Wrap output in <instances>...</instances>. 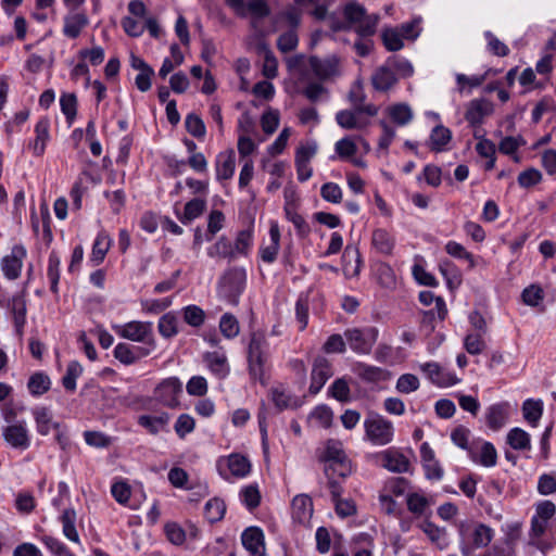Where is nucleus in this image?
<instances>
[{
	"instance_id": "1",
	"label": "nucleus",
	"mask_w": 556,
	"mask_h": 556,
	"mask_svg": "<svg viewBox=\"0 0 556 556\" xmlns=\"http://www.w3.org/2000/svg\"><path fill=\"white\" fill-rule=\"evenodd\" d=\"M343 17L348 29H354L362 38L370 37L376 33L380 18L378 14H367L365 7L357 1H350L344 5Z\"/></svg>"
},
{
	"instance_id": "2",
	"label": "nucleus",
	"mask_w": 556,
	"mask_h": 556,
	"mask_svg": "<svg viewBox=\"0 0 556 556\" xmlns=\"http://www.w3.org/2000/svg\"><path fill=\"white\" fill-rule=\"evenodd\" d=\"M365 438L374 445H387L393 440V424L378 414H369L364 420Z\"/></svg>"
},
{
	"instance_id": "3",
	"label": "nucleus",
	"mask_w": 556,
	"mask_h": 556,
	"mask_svg": "<svg viewBox=\"0 0 556 556\" xmlns=\"http://www.w3.org/2000/svg\"><path fill=\"white\" fill-rule=\"evenodd\" d=\"M247 280L245 270L242 268H231L227 270L219 279L218 294L230 304H238L239 298L244 289Z\"/></svg>"
},
{
	"instance_id": "4",
	"label": "nucleus",
	"mask_w": 556,
	"mask_h": 556,
	"mask_svg": "<svg viewBox=\"0 0 556 556\" xmlns=\"http://www.w3.org/2000/svg\"><path fill=\"white\" fill-rule=\"evenodd\" d=\"M268 357V342L263 333L253 332L248 349L249 370L254 379H261Z\"/></svg>"
},
{
	"instance_id": "5",
	"label": "nucleus",
	"mask_w": 556,
	"mask_h": 556,
	"mask_svg": "<svg viewBox=\"0 0 556 556\" xmlns=\"http://www.w3.org/2000/svg\"><path fill=\"white\" fill-rule=\"evenodd\" d=\"M459 531L464 541L468 539L471 542V545L464 544L462 546L464 556H471L473 548L485 547L493 539V530L484 523H478L472 529L463 525Z\"/></svg>"
},
{
	"instance_id": "6",
	"label": "nucleus",
	"mask_w": 556,
	"mask_h": 556,
	"mask_svg": "<svg viewBox=\"0 0 556 556\" xmlns=\"http://www.w3.org/2000/svg\"><path fill=\"white\" fill-rule=\"evenodd\" d=\"M350 348L358 354H369L378 339V329L375 327L352 328L344 332Z\"/></svg>"
},
{
	"instance_id": "7",
	"label": "nucleus",
	"mask_w": 556,
	"mask_h": 556,
	"mask_svg": "<svg viewBox=\"0 0 556 556\" xmlns=\"http://www.w3.org/2000/svg\"><path fill=\"white\" fill-rule=\"evenodd\" d=\"M182 393V384L176 377H169L154 389V399L164 406L174 408L179 405L178 396Z\"/></svg>"
},
{
	"instance_id": "8",
	"label": "nucleus",
	"mask_w": 556,
	"mask_h": 556,
	"mask_svg": "<svg viewBox=\"0 0 556 556\" xmlns=\"http://www.w3.org/2000/svg\"><path fill=\"white\" fill-rule=\"evenodd\" d=\"M116 331L122 338L154 345L151 323L134 320L116 327Z\"/></svg>"
},
{
	"instance_id": "9",
	"label": "nucleus",
	"mask_w": 556,
	"mask_h": 556,
	"mask_svg": "<svg viewBox=\"0 0 556 556\" xmlns=\"http://www.w3.org/2000/svg\"><path fill=\"white\" fill-rule=\"evenodd\" d=\"M25 256L26 250L22 245H15L12 248L11 253L2 258V271L8 279L14 280L18 278Z\"/></svg>"
},
{
	"instance_id": "10",
	"label": "nucleus",
	"mask_w": 556,
	"mask_h": 556,
	"mask_svg": "<svg viewBox=\"0 0 556 556\" xmlns=\"http://www.w3.org/2000/svg\"><path fill=\"white\" fill-rule=\"evenodd\" d=\"M309 66L316 77L323 80L329 79L339 74V59L336 55H329L324 59L311 56Z\"/></svg>"
},
{
	"instance_id": "11",
	"label": "nucleus",
	"mask_w": 556,
	"mask_h": 556,
	"mask_svg": "<svg viewBox=\"0 0 556 556\" xmlns=\"http://www.w3.org/2000/svg\"><path fill=\"white\" fill-rule=\"evenodd\" d=\"M381 466L389 471L403 473L409 471L408 458L395 448H389L379 454Z\"/></svg>"
},
{
	"instance_id": "12",
	"label": "nucleus",
	"mask_w": 556,
	"mask_h": 556,
	"mask_svg": "<svg viewBox=\"0 0 556 556\" xmlns=\"http://www.w3.org/2000/svg\"><path fill=\"white\" fill-rule=\"evenodd\" d=\"M241 542L252 556H266L264 533L260 528H247L241 534Z\"/></svg>"
},
{
	"instance_id": "13",
	"label": "nucleus",
	"mask_w": 556,
	"mask_h": 556,
	"mask_svg": "<svg viewBox=\"0 0 556 556\" xmlns=\"http://www.w3.org/2000/svg\"><path fill=\"white\" fill-rule=\"evenodd\" d=\"M332 376L330 363L325 357H317L312 369L309 392L317 394L326 381Z\"/></svg>"
},
{
	"instance_id": "14",
	"label": "nucleus",
	"mask_w": 556,
	"mask_h": 556,
	"mask_svg": "<svg viewBox=\"0 0 556 556\" xmlns=\"http://www.w3.org/2000/svg\"><path fill=\"white\" fill-rule=\"evenodd\" d=\"M3 437L15 448L26 450L29 446L28 432L23 424L8 426L3 430Z\"/></svg>"
},
{
	"instance_id": "15",
	"label": "nucleus",
	"mask_w": 556,
	"mask_h": 556,
	"mask_svg": "<svg viewBox=\"0 0 556 556\" xmlns=\"http://www.w3.org/2000/svg\"><path fill=\"white\" fill-rule=\"evenodd\" d=\"M508 419V404L498 403L491 405L485 413L486 425L490 429L497 431L504 427Z\"/></svg>"
},
{
	"instance_id": "16",
	"label": "nucleus",
	"mask_w": 556,
	"mask_h": 556,
	"mask_svg": "<svg viewBox=\"0 0 556 556\" xmlns=\"http://www.w3.org/2000/svg\"><path fill=\"white\" fill-rule=\"evenodd\" d=\"M236 168V155L233 150L220 152L216 160V176L218 180L230 179Z\"/></svg>"
},
{
	"instance_id": "17",
	"label": "nucleus",
	"mask_w": 556,
	"mask_h": 556,
	"mask_svg": "<svg viewBox=\"0 0 556 556\" xmlns=\"http://www.w3.org/2000/svg\"><path fill=\"white\" fill-rule=\"evenodd\" d=\"M149 354L148 349L132 348L127 343H118L114 348V357L124 365H131L136 363L141 356Z\"/></svg>"
},
{
	"instance_id": "18",
	"label": "nucleus",
	"mask_w": 556,
	"mask_h": 556,
	"mask_svg": "<svg viewBox=\"0 0 556 556\" xmlns=\"http://www.w3.org/2000/svg\"><path fill=\"white\" fill-rule=\"evenodd\" d=\"M292 515L299 522H306L313 515V502L306 494H299L292 500Z\"/></svg>"
},
{
	"instance_id": "19",
	"label": "nucleus",
	"mask_w": 556,
	"mask_h": 556,
	"mask_svg": "<svg viewBox=\"0 0 556 556\" xmlns=\"http://www.w3.org/2000/svg\"><path fill=\"white\" fill-rule=\"evenodd\" d=\"M210 370L215 374L218 378H224L229 372L227 357L223 352H207L203 356Z\"/></svg>"
},
{
	"instance_id": "20",
	"label": "nucleus",
	"mask_w": 556,
	"mask_h": 556,
	"mask_svg": "<svg viewBox=\"0 0 556 556\" xmlns=\"http://www.w3.org/2000/svg\"><path fill=\"white\" fill-rule=\"evenodd\" d=\"M371 83L376 90L387 91L396 83V77L390 65L387 63L375 72L371 77Z\"/></svg>"
},
{
	"instance_id": "21",
	"label": "nucleus",
	"mask_w": 556,
	"mask_h": 556,
	"mask_svg": "<svg viewBox=\"0 0 556 556\" xmlns=\"http://www.w3.org/2000/svg\"><path fill=\"white\" fill-rule=\"evenodd\" d=\"M491 112V104L485 100H472L465 114L466 121L471 125H479L483 117Z\"/></svg>"
},
{
	"instance_id": "22",
	"label": "nucleus",
	"mask_w": 556,
	"mask_h": 556,
	"mask_svg": "<svg viewBox=\"0 0 556 556\" xmlns=\"http://www.w3.org/2000/svg\"><path fill=\"white\" fill-rule=\"evenodd\" d=\"M338 125L344 129H363L369 125V121H361L356 110H342L336 114Z\"/></svg>"
},
{
	"instance_id": "23",
	"label": "nucleus",
	"mask_w": 556,
	"mask_h": 556,
	"mask_svg": "<svg viewBox=\"0 0 556 556\" xmlns=\"http://www.w3.org/2000/svg\"><path fill=\"white\" fill-rule=\"evenodd\" d=\"M270 242L261 249V257L266 263H273L279 251L280 231L276 223L269 228Z\"/></svg>"
},
{
	"instance_id": "24",
	"label": "nucleus",
	"mask_w": 556,
	"mask_h": 556,
	"mask_svg": "<svg viewBox=\"0 0 556 556\" xmlns=\"http://www.w3.org/2000/svg\"><path fill=\"white\" fill-rule=\"evenodd\" d=\"M112 244V239L110 236L101 231L98 233L93 245H92V252L90 256V261L93 263L94 266H98L101 264Z\"/></svg>"
},
{
	"instance_id": "25",
	"label": "nucleus",
	"mask_w": 556,
	"mask_h": 556,
	"mask_svg": "<svg viewBox=\"0 0 556 556\" xmlns=\"http://www.w3.org/2000/svg\"><path fill=\"white\" fill-rule=\"evenodd\" d=\"M85 180H90L91 182H96L94 177L92 174L88 170H83L80 175L78 176L76 182L74 184L72 190H71V198L73 200V206L76 210L81 208V199L83 195L87 192L88 187L85 185Z\"/></svg>"
},
{
	"instance_id": "26",
	"label": "nucleus",
	"mask_w": 556,
	"mask_h": 556,
	"mask_svg": "<svg viewBox=\"0 0 556 556\" xmlns=\"http://www.w3.org/2000/svg\"><path fill=\"white\" fill-rule=\"evenodd\" d=\"M88 24V17L83 13H75L72 15H67L64 18V28L63 33L68 38H77Z\"/></svg>"
},
{
	"instance_id": "27",
	"label": "nucleus",
	"mask_w": 556,
	"mask_h": 556,
	"mask_svg": "<svg viewBox=\"0 0 556 556\" xmlns=\"http://www.w3.org/2000/svg\"><path fill=\"white\" fill-rule=\"evenodd\" d=\"M206 208V201L204 199L194 198L186 203L184 214L178 216L179 220L187 225L193 219L201 216Z\"/></svg>"
},
{
	"instance_id": "28",
	"label": "nucleus",
	"mask_w": 556,
	"mask_h": 556,
	"mask_svg": "<svg viewBox=\"0 0 556 556\" xmlns=\"http://www.w3.org/2000/svg\"><path fill=\"white\" fill-rule=\"evenodd\" d=\"M36 138L34 143L30 144L35 155L40 156L46 150V143L49 139V122L48 119H40L35 127Z\"/></svg>"
},
{
	"instance_id": "29",
	"label": "nucleus",
	"mask_w": 556,
	"mask_h": 556,
	"mask_svg": "<svg viewBox=\"0 0 556 556\" xmlns=\"http://www.w3.org/2000/svg\"><path fill=\"white\" fill-rule=\"evenodd\" d=\"M355 374L367 382H378L387 378V371L380 367L358 363L354 368Z\"/></svg>"
},
{
	"instance_id": "30",
	"label": "nucleus",
	"mask_w": 556,
	"mask_h": 556,
	"mask_svg": "<svg viewBox=\"0 0 556 556\" xmlns=\"http://www.w3.org/2000/svg\"><path fill=\"white\" fill-rule=\"evenodd\" d=\"M451 139L452 131L442 125H438L432 129L430 135V149L434 152H441Z\"/></svg>"
},
{
	"instance_id": "31",
	"label": "nucleus",
	"mask_w": 556,
	"mask_h": 556,
	"mask_svg": "<svg viewBox=\"0 0 556 556\" xmlns=\"http://www.w3.org/2000/svg\"><path fill=\"white\" fill-rule=\"evenodd\" d=\"M33 416L36 421L37 431L41 435H48L50 430L53 429L52 414L47 407H36L33 409Z\"/></svg>"
},
{
	"instance_id": "32",
	"label": "nucleus",
	"mask_w": 556,
	"mask_h": 556,
	"mask_svg": "<svg viewBox=\"0 0 556 556\" xmlns=\"http://www.w3.org/2000/svg\"><path fill=\"white\" fill-rule=\"evenodd\" d=\"M372 245L375 249L382 253L390 255L394 248L393 237L384 229H376L371 237Z\"/></svg>"
},
{
	"instance_id": "33",
	"label": "nucleus",
	"mask_w": 556,
	"mask_h": 556,
	"mask_svg": "<svg viewBox=\"0 0 556 556\" xmlns=\"http://www.w3.org/2000/svg\"><path fill=\"white\" fill-rule=\"evenodd\" d=\"M523 418L535 427L543 414V403L540 400L528 399L522 404Z\"/></svg>"
},
{
	"instance_id": "34",
	"label": "nucleus",
	"mask_w": 556,
	"mask_h": 556,
	"mask_svg": "<svg viewBox=\"0 0 556 556\" xmlns=\"http://www.w3.org/2000/svg\"><path fill=\"white\" fill-rule=\"evenodd\" d=\"M507 443L511 448L526 451L531 448L530 435L521 428H513L507 433Z\"/></svg>"
},
{
	"instance_id": "35",
	"label": "nucleus",
	"mask_w": 556,
	"mask_h": 556,
	"mask_svg": "<svg viewBox=\"0 0 556 556\" xmlns=\"http://www.w3.org/2000/svg\"><path fill=\"white\" fill-rule=\"evenodd\" d=\"M207 254L213 258H235L232 243L225 237H220L212 247H210Z\"/></svg>"
},
{
	"instance_id": "36",
	"label": "nucleus",
	"mask_w": 556,
	"mask_h": 556,
	"mask_svg": "<svg viewBox=\"0 0 556 556\" xmlns=\"http://www.w3.org/2000/svg\"><path fill=\"white\" fill-rule=\"evenodd\" d=\"M420 456L426 469L428 471H432V473L429 476L435 479H440L443 475V471L434 460V452L427 442L422 443L420 446Z\"/></svg>"
},
{
	"instance_id": "37",
	"label": "nucleus",
	"mask_w": 556,
	"mask_h": 556,
	"mask_svg": "<svg viewBox=\"0 0 556 556\" xmlns=\"http://www.w3.org/2000/svg\"><path fill=\"white\" fill-rule=\"evenodd\" d=\"M64 535L72 542L79 543V535L77 533L75 522L76 513L74 509H65L61 516Z\"/></svg>"
},
{
	"instance_id": "38",
	"label": "nucleus",
	"mask_w": 556,
	"mask_h": 556,
	"mask_svg": "<svg viewBox=\"0 0 556 556\" xmlns=\"http://www.w3.org/2000/svg\"><path fill=\"white\" fill-rule=\"evenodd\" d=\"M226 511V505L220 498L210 500L204 507V515L208 522L214 523L223 519Z\"/></svg>"
},
{
	"instance_id": "39",
	"label": "nucleus",
	"mask_w": 556,
	"mask_h": 556,
	"mask_svg": "<svg viewBox=\"0 0 556 556\" xmlns=\"http://www.w3.org/2000/svg\"><path fill=\"white\" fill-rule=\"evenodd\" d=\"M228 468L232 476L242 478L250 472L251 464L247 457L239 454H232L228 459Z\"/></svg>"
},
{
	"instance_id": "40",
	"label": "nucleus",
	"mask_w": 556,
	"mask_h": 556,
	"mask_svg": "<svg viewBox=\"0 0 556 556\" xmlns=\"http://www.w3.org/2000/svg\"><path fill=\"white\" fill-rule=\"evenodd\" d=\"M50 378L46 374L36 372L30 376L27 388L33 395L39 396L50 389Z\"/></svg>"
},
{
	"instance_id": "41",
	"label": "nucleus",
	"mask_w": 556,
	"mask_h": 556,
	"mask_svg": "<svg viewBox=\"0 0 556 556\" xmlns=\"http://www.w3.org/2000/svg\"><path fill=\"white\" fill-rule=\"evenodd\" d=\"M260 49L264 51L263 75L268 79H274L278 75V61L267 45L263 43Z\"/></svg>"
},
{
	"instance_id": "42",
	"label": "nucleus",
	"mask_w": 556,
	"mask_h": 556,
	"mask_svg": "<svg viewBox=\"0 0 556 556\" xmlns=\"http://www.w3.org/2000/svg\"><path fill=\"white\" fill-rule=\"evenodd\" d=\"M440 271L446 280L450 289L458 288L462 283V276L456 266L450 261L440 264Z\"/></svg>"
},
{
	"instance_id": "43",
	"label": "nucleus",
	"mask_w": 556,
	"mask_h": 556,
	"mask_svg": "<svg viewBox=\"0 0 556 556\" xmlns=\"http://www.w3.org/2000/svg\"><path fill=\"white\" fill-rule=\"evenodd\" d=\"M168 421V414H162L160 416H141L139 418V425L147 428L153 434L160 432Z\"/></svg>"
},
{
	"instance_id": "44",
	"label": "nucleus",
	"mask_w": 556,
	"mask_h": 556,
	"mask_svg": "<svg viewBox=\"0 0 556 556\" xmlns=\"http://www.w3.org/2000/svg\"><path fill=\"white\" fill-rule=\"evenodd\" d=\"M352 472L351 463L348 457L340 459L336 463H330L325 466V475L327 477H339L341 479L346 478Z\"/></svg>"
},
{
	"instance_id": "45",
	"label": "nucleus",
	"mask_w": 556,
	"mask_h": 556,
	"mask_svg": "<svg viewBox=\"0 0 556 556\" xmlns=\"http://www.w3.org/2000/svg\"><path fill=\"white\" fill-rule=\"evenodd\" d=\"M178 320L174 313L169 312L164 314L159 320V331L164 338H172L177 334Z\"/></svg>"
},
{
	"instance_id": "46",
	"label": "nucleus",
	"mask_w": 556,
	"mask_h": 556,
	"mask_svg": "<svg viewBox=\"0 0 556 556\" xmlns=\"http://www.w3.org/2000/svg\"><path fill=\"white\" fill-rule=\"evenodd\" d=\"M83 374V366L77 361L68 363L66 374L62 378L63 387L68 391L76 390V379Z\"/></svg>"
},
{
	"instance_id": "47",
	"label": "nucleus",
	"mask_w": 556,
	"mask_h": 556,
	"mask_svg": "<svg viewBox=\"0 0 556 556\" xmlns=\"http://www.w3.org/2000/svg\"><path fill=\"white\" fill-rule=\"evenodd\" d=\"M219 330L227 339L237 337L240 330L237 318L230 313L224 314L219 320Z\"/></svg>"
},
{
	"instance_id": "48",
	"label": "nucleus",
	"mask_w": 556,
	"mask_h": 556,
	"mask_svg": "<svg viewBox=\"0 0 556 556\" xmlns=\"http://www.w3.org/2000/svg\"><path fill=\"white\" fill-rule=\"evenodd\" d=\"M390 117L397 125L404 126L413 119V111L407 104H396L389 110Z\"/></svg>"
},
{
	"instance_id": "49",
	"label": "nucleus",
	"mask_w": 556,
	"mask_h": 556,
	"mask_svg": "<svg viewBox=\"0 0 556 556\" xmlns=\"http://www.w3.org/2000/svg\"><path fill=\"white\" fill-rule=\"evenodd\" d=\"M382 41L389 51L401 50L404 46L403 37L396 28H387L382 31Z\"/></svg>"
},
{
	"instance_id": "50",
	"label": "nucleus",
	"mask_w": 556,
	"mask_h": 556,
	"mask_svg": "<svg viewBox=\"0 0 556 556\" xmlns=\"http://www.w3.org/2000/svg\"><path fill=\"white\" fill-rule=\"evenodd\" d=\"M61 110L66 121L72 124L77 114V98L74 93H64L60 99Z\"/></svg>"
},
{
	"instance_id": "51",
	"label": "nucleus",
	"mask_w": 556,
	"mask_h": 556,
	"mask_svg": "<svg viewBox=\"0 0 556 556\" xmlns=\"http://www.w3.org/2000/svg\"><path fill=\"white\" fill-rule=\"evenodd\" d=\"M184 320L192 326L200 327L203 325L205 319L204 311L198 305H188L182 309Z\"/></svg>"
},
{
	"instance_id": "52",
	"label": "nucleus",
	"mask_w": 556,
	"mask_h": 556,
	"mask_svg": "<svg viewBox=\"0 0 556 556\" xmlns=\"http://www.w3.org/2000/svg\"><path fill=\"white\" fill-rule=\"evenodd\" d=\"M186 129L187 131L195 137V138H202L205 136V125L200 116H198L194 113H190L187 115L185 121Z\"/></svg>"
},
{
	"instance_id": "53",
	"label": "nucleus",
	"mask_w": 556,
	"mask_h": 556,
	"mask_svg": "<svg viewBox=\"0 0 556 556\" xmlns=\"http://www.w3.org/2000/svg\"><path fill=\"white\" fill-rule=\"evenodd\" d=\"M346 455L342 448V444L334 440H329L326 445L324 460L326 465L330 463H336L340 459L345 458Z\"/></svg>"
},
{
	"instance_id": "54",
	"label": "nucleus",
	"mask_w": 556,
	"mask_h": 556,
	"mask_svg": "<svg viewBox=\"0 0 556 556\" xmlns=\"http://www.w3.org/2000/svg\"><path fill=\"white\" fill-rule=\"evenodd\" d=\"M377 277L379 283L387 289H392L396 285L395 273L391 266L386 263L379 264L377 268Z\"/></svg>"
},
{
	"instance_id": "55",
	"label": "nucleus",
	"mask_w": 556,
	"mask_h": 556,
	"mask_svg": "<svg viewBox=\"0 0 556 556\" xmlns=\"http://www.w3.org/2000/svg\"><path fill=\"white\" fill-rule=\"evenodd\" d=\"M483 333H469L466 336L464 346L466 351L471 355H478L485 349V342L482 338Z\"/></svg>"
},
{
	"instance_id": "56",
	"label": "nucleus",
	"mask_w": 556,
	"mask_h": 556,
	"mask_svg": "<svg viewBox=\"0 0 556 556\" xmlns=\"http://www.w3.org/2000/svg\"><path fill=\"white\" fill-rule=\"evenodd\" d=\"M420 23L421 18L416 17L409 22L401 24L395 28L399 29L403 39L415 40L421 31Z\"/></svg>"
},
{
	"instance_id": "57",
	"label": "nucleus",
	"mask_w": 556,
	"mask_h": 556,
	"mask_svg": "<svg viewBox=\"0 0 556 556\" xmlns=\"http://www.w3.org/2000/svg\"><path fill=\"white\" fill-rule=\"evenodd\" d=\"M334 150L339 157L349 159L357 152V146L354 139L344 137L336 142Z\"/></svg>"
},
{
	"instance_id": "58",
	"label": "nucleus",
	"mask_w": 556,
	"mask_h": 556,
	"mask_svg": "<svg viewBox=\"0 0 556 556\" xmlns=\"http://www.w3.org/2000/svg\"><path fill=\"white\" fill-rule=\"evenodd\" d=\"M332 417V410L326 405H319L311 413V419L324 428L330 427Z\"/></svg>"
},
{
	"instance_id": "59",
	"label": "nucleus",
	"mask_w": 556,
	"mask_h": 556,
	"mask_svg": "<svg viewBox=\"0 0 556 556\" xmlns=\"http://www.w3.org/2000/svg\"><path fill=\"white\" fill-rule=\"evenodd\" d=\"M321 198L331 203H340L342 200V190L334 182H326L320 188Z\"/></svg>"
},
{
	"instance_id": "60",
	"label": "nucleus",
	"mask_w": 556,
	"mask_h": 556,
	"mask_svg": "<svg viewBox=\"0 0 556 556\" xmlns=\"http://www.w3.org/2000/svg\"><path fill=\"white\" fill-rule=\"evenodd\" d=\"M525 144L526 140L521 136H507L501 140L498 150L503 154L511 155L518 150L519 147Z\"/></svg>"
},
{
	"instance_id": "61",
	"label": "nucleus",
	"mask_w": 556,
	"mask_h": 556,
	"mask_svg": "<svg viewBox=\"0 0 556 556\" xmlns=\"http://www.w3.org/2000/svg\"><path fill=\"white\" fill-rule=\"evenodd\" d=\"M522 301L529 306H538L544 298L543 290L535 285H531L522 291Z\"/></svg>"
},
{
	"instance_id": "62",
	"label": "nucleus",
	"mask_w": 556,
	"mask_h": 556,
	"mask_svg": "<svg viewBox=\"0 0 556 556\" xmlns=\"http://www.w3.org/2000/svg\"><path fill=\"white\" fill-rule=\"evenodd\" d=\"M195 427L194 418L188 414H181L175 424L177 435L184 439L188 433L192 432Z\"/></svg>"
},
{
	"instance_id": "63",
	"label": "nucleus",
	"mask_w": 556,
	"mask_h": 556,
	"mask_svg": "<svg viewBox=\"0 0 556 556\" xmlns=\"http://www.w3.org/2000/svg\"><path fill=\"white\" fill-rule=\"evenodd\" d=\"M298 43L299 39L294 30H288L281 34L277 40V47L283 53L294 50Z\"/></svg>"
},
{
	"instance_id": "64",
	"label": "nucleus",
	"mask_w": 556,
	"mask_h": 556,
	"mask_svg": "<svg viewBox=\"0 0 556 556\" xmlns=\"http://www.w3.org/2000/svg\"><path fill=\"white\" fill-rule=\"evenodd\" d=\"M419 388V379L412 374L400 376L396 381V390L401 393H410Z\"/></svg>"
}]
</instances>
